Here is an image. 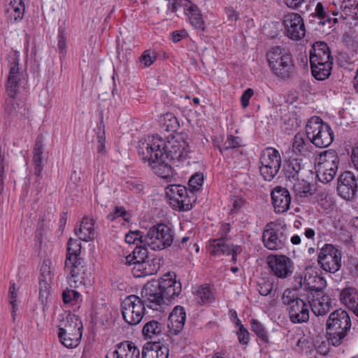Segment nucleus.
Wrapping results in <instances>:
<instances>
[{"instance_id":"nucleus-1","label":"nucleus","mask_w":358,"mask_h":358,"mask_svg":"<svg viewBox=\"0 0 358 358\" xmlns=\"http://www.w3.org/2000/svg\"><path fill=\"white\" fill-rule=\"evenodd\" d=\"M351 329L352 322L348 312L337 309L331 313L325 325L328 344L334 347L348 345L353 339Z\"/></svg>"},{"instance_id":"nucleus-2","label":"nucleus","mask_w":358,"mask_h":358,"mask_svg":"<svg viewBox=\"0 0 358 358\" xmlns=\"http://www.w3.org/2000/svg\"><path fill=\"white\" fill-rule=\"evenodd\" d=\"M187 137L186 134H177L171 139L165 141L158 136H153L152 138L148 137L145 141L141 142H147L154 150H160L164 153V157L171 160L182 161L185 159L189 152V146L187 141Z\"/></svg>"},{"instance_id":"nucleus-3","label":"nucleus","mask_w":358,"mask_h":358,"mask_svg":"<svg viewBox=\"0 0 358 358\" xmlns=\"http://www.w3.org/2000/svg\"><path fill=\"white\" fill-rule=\"evenodd\" d=\"M313 76L318 80L329 77L332 70L333 57L328 45L322 41L315 42L309 52Z\"/></svg>"},{"instance_id":"nucleus-4","label":"nucleus","mask_w":358,"mask_h":358,"mask_svg":"<svg viewBox=\"0 0 358 358\" xmlns=\"http://www.w3.org/2000/svg\"><path fill=\"white\" fill-rule=\"evenodd\" d=\"M266 59L271 72L278 78L287 80L294 75V57L285 48L280 46L271 48L266 53Z\"/></svg>"},{"instance_id":"nucleus-5","label":"nucleus","mask_w":358,"mask_h":358,"mask_svg":"<svg viewBox=\"0 0 358 358\" xmlns=\"http://www.w3.org/2000/svg\"><path fill=\"white\" fill-rule=\"evenodd\" d=\"M81 243L77 239L70 238L68 242L66 257L64 265L66 273H69L71 287L85 284V268L83 260L80 257Z\"/></svg>"},{"instance_id":"nucleus-6","label":"nucleus","mask_w":358,"mask_h":358,"mask_svg":"<svg viewBox=\"0 0 358 358\" xmlns=\"http://www.w3.org/2000/svg\"><path fill=\"white\" fill-rule=\"evenodd\" d=\"M138 155L144 163L154 170L155 173L163 178H167L172 173V168L166 162L164 153L160 150H154L147 142L138 141L137 146Z\"/></svg>"},{"instance_id":"nucleus-7","label":"nucleus","mask_w":358,"mask_h":358,"mask_svg":"<svg viewBox=\"0 0 358 358\" xmlns=\"http://www.w3.org/2000/svg\"><path fill=\"white\" fill-rule=\"evenodd\" d=\"M281 300L292 323L299 324L308 321L310 317L309 305L299 297L296 290L285 289Z\"/></svg>"},{"instance_id":"nucleus-8","label":"nucleus","mask_w":358,"mask_h":358,"mask_svg":"<svg viewBox=\"0 0 358 358\" xmlns=\"http://www.w3.org/2000/svg\"><path fill=\"white\" fill-rule=\"evenodd\" d=\"M306 134L314 145L321 148L330 145L334 139L330 126L317 116H313L308 120L306 126Z\"/></svg>"},{"instance_id":"nucleus-9","label":"nucleus","mask_w":358,"mask_h":358,"mask_svg":"<svg viewBox=\"0 0 358 358\" xmlns=\"http://www.w3.org/2000/svg\"><path fill=\"white\" fill-rule=\"evenodd\" d=\"M143 240L144 245H148L151 250H162L173 243V232L168 225L159 223L152 226Z\"/></svg>"},{"instance_id":"nucleus-10","label":"nucleus","mask_w":358,"mask_h":358,"mask_svg":"<svg viewBox=\"0 0 358 358\" xmlns=\"http://www.w3.org/2000/svg\"><path fill=\"white\" fill-rule=\"evenodd\" d=\"M281 157L278 150L272 147L265 148L259 157V172L266 181H271L279 172Z\"/></svg>"},{"instance_id":"nucleus-11","label":"nucleus","mask_w":358,"mask_h":358,"mask_svg":"<svg viewBox=\"0 0 358 358\" xmlns=\"http://www.w3.org/2000/svg\"><path fill=\"white\" fill-rule=\"evenodd\" d=\"M145 305L141 299L136 295L127 296L121 303L123 319L129 325L139 324L145 315Z\"/></svg>"},{"instance_id":"nucleus-12","label":"nucleus","mask_w":358,"mask_h":358,"mask_svg":"<svg viewBox=\"0 0 358 358\" xmlns=\"http://www.w3.org/2000/svg\"><path fill=\"white\" fill-rule=\"evenodd\" d=\"M166 194L169 199L170 205L173 209L180 211H187L192 209L194 195L185 186L171 185L166 188Z\"/></svg>"},{"instance_id":"nucleus-13","label":"nucleus","mask_w":358,"mask_h":358,"mask_svg":"<svg viewBox=\"0 0 358 358\" xmlns=\"http://www.w3.org/2000/svg\"><path fill=\"white\" fill-rule=\"evenodd\" d=\"M285 231V227L280 224L268 223L262 234L264 246L271 250L282 249L288 240Z\"/></svg>"},{"instance_id":"nucleus-14","label":"nucleus","mask_w":358,"mask_h":358,"mask_svg":"<svg viewBox=\"0 0 358 358\" xmlns=\"http://www.w3.org/2000/svg\"><path fill=\"white\" fill-rule=\"evenodd\" d=\"M318 164L317 176L323 183L331 182L335 177L339 158L334 150H326L321 155Z\"/></svg>"},{"instance_id":"nucleus-15","label":"nucleus","mask_w":358,"mask_h":358,"mask_svg":"<svg viewBox=\"0 0 358 358\" xmlns=\"http://www.w3.org/2000/svg\"><path fill=\"white\" fill-rule=\"evenodd\" d=\"M337 194L347 201H352L358 192V177L351 171L343 172L337 178Z\"/></svg>"},{"instance_id":"nucleus-16","label":"nucleus","mask_w":358,"mask_h":358,"mask_svg":"<svg viewBox=\"0 0 358 358\" xmlns=\"http://www.w3.org/2000/svg\"><path fill=\"white\" fill-rule=\"evenodd\" d=\"M341 253L331 244H325L318 254L317 262L325 271L335 273L341 267Z\"/></svg>"},{"instance_id":"nucleus-17","label":"nucleus","mask_w":358,"mask_h":358,"mask_svg":"<svg viewBox=\"0 0 358 358\" xmlns=\"http://www.w3.org/2000/svg\"><path fill=\"white\" fill-rule=\"evenodd\" d=\"M285 34L292 41H299L305 36L306 29L301 16L296 13H288L283 16Z\"/></svg>"},{"instance_id":"nucleus-18","label":"nucleus","mask_w":358,"mask_h":358,"mask_svg":"<svg viewBox=\"0 0 358 358\" xmlns=\"http://www.w3.org/2000/svg\"><path fill=\"white\" fill-rule=\"evenodd\" d=\"M141 300L149 308L159 310L162 305L165 303L160 286L156 280L148 282L141 290Z\"/></svg>"},{"instance_id":"nucleus-19","label":"nucleus","mask_w":358,"mask_h":358,"mask_svg":"<svg viewBox=\"0 0 358 358\" xmlns=\"http://www.w3.org/2000/svg\"><path fill=\"white\" fill-rule=\"evenodd\" d=\"M267 263L273 274L278 278H286L293 272L292 262L285 255H270Z\"/></svg>"},{"instance_id":"nucleus-20","label":"nucleus","mask_w":358,"mask_h":358,"mask_svg":"<svg viewBox=\"0 0 358 358\" xmlns=\"http://www.w3.org/2000/svg\"><path fill=\"white\" fill-rule=\"evenodd\" d=\"M19 53L15 52L9 55V75L6 85V92L8 95L14 99L18 91V83L20 80V73L19 71Z\"/></svg>"},{"instance_id":"nucleus-21","label":"nucleus","mask_w":358,"mask_h":358,"mask_svg":"<svg viewBox=\"0 0 358 358\" xmlns=\"http://www.w3.org/2000/svg\"><path fill=\"white\" fill-rule=\"evenodd\" d=\"M157 282L159 287L160 286L162 294L165 303L166 300H172L181 293V283L176 281V274L174 273L165 274L160 280H157Z\"/></svg>"},{"instance_id":"nucleus-22","label":"nucleus","mask_w":358,"mask_h":358,"mask_svg":"<svg viewBox=\"0 0 358 358\" xmlns=\"http://www.w3.org/2000/svg\"><path fill=\"white\" fill-rule=\"evenodd\" d=\"M301 285L306 291L313 293V294L321 295L327 287V282L317 272L311 271L305 273Z\"/></svg>"},{"instance_id":"nucleus-23","label":"nucleus","mask_w":358,"mask_h":358,"mask_svg":"<svg viewBox=\"0 0 358 358\" xmlns=\"http://www.w3.org/2000/svg\"><path fill=\"white\" fill-rule=\"evenodd\" d=\"M271 200L275 212L282 213L289 208L291 196L287 189L277 186L271 192Z\"/></svg>"},{"instance_id":"nucleus-24","label":"nucleus","mask_w":358,"mask_h":358,"mask_svg":"<svg viewBox=\"0 0 358 358\" xmlns=\"http://www.w3.org/2000/svg\"><path fill=\"white\" fill-rule=\"evenodd\" d=\"M134 266L131 271L134 277L141 278L157 273L160 268V259L158 258H148L141 262H134Z\"/></svg>"},{"instance_id":"nucleus-25","label":"nucleus","mask_w":358,"mask_h":358,"mask_svg":"<svg viewBox=\"0 0 358 358\" xmlns=\"http://www.w3.org/2000/svg\"><path fill=\"white\" fill-rule=\"evenodd\" d=\"M180 1H185V13L188 17L190 24L198 31H205V22L199 7L189 0Z\"/></svg>"},{"instance_id":"nucleus-26","label":"nucleus","mask_w":358,"mask_h":358,"mask_svg":"<svg viewBox=\"0 0 358 358\" xmlns=\"http://www.w3.org/2000/svg\"><path fill=\"white\" fill-rule=\"evenodd\" d=\"M140 350L132 342L125 341L117 345V349L108 352L106 358H139Z\"/></svg>"},{"instance_id":"nucleus-27","label":"nucleus","mask_w":358,"mask_h":358,"mask_svg":"<svg viewBox=\"0 0 358 358\" xmlns=\"http://www.w3.org/2000/svg\"><path fill=\"white\" fill-rule=\"evenodd\" d=\"M186 320V313L182 306H176L173 308L169 317L168 327L172 334L177 335L184 327Z\"/></svg>"},{"instance_id":"nucleus-28","label":"nucleus","mask_w":358,"mask_h":358,"mask_svg":"<svg viewBox=\"0 0 358 358\" xmlns=\"http://www.w3.org/2000/svg\"><path fill=\"white\" fill-rule=\"evenodd\" d=\"M58 333H73L83 334V323L76 315L69 314L60 321Z\"/></svg>"},{"instance_id":"nucleus-29","label":"nucleus","mask_w":358,"mask_h":358,"mask_svg":"<svg viewBox=\"0 0 358 358\" xmlns=\"http://www.w3.org/2000/svg\"><path fill=\"white\" fill-rule=\"evenodd\" d=\"M4 11L6 17L11 22L21 20L24 13L22 0H6Z\"/></svg>"},{"instance_id":"nucleus-30","label":"nucleus","mask_w":358,"mask_h":358,"mask_svg":"<svg viewBox=\"0 0 358 358\" xmlns=\"http://www.w3.org/2000/svg\"><path fill=\"white\" fill-rule=\"evenodd\" d=\"M309 306L313 313L319 316L327 314L330 310L331 304L329 296L323 292L321 295L313 294Z\"/></svg>"},{"instance_id":"nucleus-31","label":"nucleus","mask_w":358,"mask_h":358,"mask_svg":"<svg viewBox=\"0 0 358 358\" xmlns=\"http://www.w3.org/2000/svg\"><path fill=\"white\" fill-rule=\"evenodd\" d=\"M95 222L94 218L88 216L84 217L80 227L75 229L76 234L84 241L93 240L95 237Z\"/></svg>"},{"instance_id":"nucleus-32","label":"nucleus","mask_w":358,"mask_h":358,"mask_svg":"<svg viewBox=\"0 0 358 358\" xmlns=\"http://www.w3.org/2000/svg\"><path fill=\"white\" fill-rule=\"evenodd\" d=\"M305 172L306 169L301 159H291L285 166V174L290 181H296L303 177Z\"/></svg>"},{"instance_id":"nucleus-33","label":"nucleus","mask_w":358,"mask_h":358,"mask_svg":"<svg viewBox=\"0 0 358 358\" xmlns=\"http://www.w3.org/2000/svg\"><path fill=\"white\" fill-rule=\"evenodd\" d=\"M311 142L307 138L306 134L297 133L293 139L292 151L296 155L306 156L313 149Z\"/></svg>"},{"instance_id":"nucleus-34","label":"nucleus","mask_w":358,"mask_h":358,"mask_svg":"<svg viewBox=\"0 0 358 358\" xmlns=\"http://www.w3.org/2000/svg\"><path fill=\"white\" fill-rule=\"evenodd\" d=\"M169 350L159 343H146L142 351L143 358H168Z\"/></svg>"},{"instance_id":"nucleus-35","label":"nucleus","mask_w":358,"mask_h":358,"mask_svg":"<svg viewBox=\"0 0 358 358\" xmlns=\"http://www.w3.org/2000/svg\"><path fill=\"white\" fill-rule=\"evenodd\" d=\"M50 261L45 260L41 268V278L39 279V294L41 298H48L49 284L48 283V278L50 280L52 278V274L50 271Z\"/></svg>"},{"instance_id":"nucleus-36","label":"nucleus","mask_w":358,"mask_h":358,"mask_svg":"<svg viewBox=\"0 0 358 358\" xmlns=\"http://www.w3.org/2000/svg\"><path fill=\"white\" fill-rule=\"evenodd\" d=\"M208 250L210 255L221 256V255H230L232 250V245L227 243L225 238H220L214 239L210 241L208 246Z\"/></svg>"},{"instance_id":"nucleus-37","label":"nucleus","mask_w":358,"mask_h":358,"mask_svg":"<svg viewBox=\"0 0 358 358\" xmlns=\"http://www.w3.org/2000/svg\"><path fill=\"white\" fill-rule=\"evenodd\" d=\"M340 300L342 303L352 309L358 303V289L352 287L343 289L340 294Z\"/></svg>"},{"instance_id":"nucleus-38","label":"nucleus","mask_w":358,"mask_h":358,"mask_svg":"<svg viewBox=\"0 0 358 358\" xmlns=\"http://www.w3.org/2000/svg\"><path fill=\"white\" fill-rule=\"evenodd\" d=\"M319 20V24L323 26L328 25L331 27V16L330 11L326 8L322 2H318L316 5L315 13L312 14Z\"/></svg>"},{"instance_id":"nucleus-39","label":"nucleus","mask_w":358,"mask_h":358,"mask_svg":"<svg viewBox=\"0 0 358 358\" xmlns=\"http://www.w3.org/2000/svg\"><path fill=\"white\" fill-rule=\"evenodd\" d=\"M58 337L64 346L67 348H73L78 345L82 336L73 333H58Z\"/></svg>"},{"instance_id":"nucleus-40","label":"nucleus","mask_w":358,"mask_h":358,"mask_svg":"<svg viewBox=\"0 0 358 358\" xmlns=\"http://www.w3.org/2000/svg\"><path fill=\"white\" fill-rule=\"evenodd\" d=\"M162 330V324L159 323L157 320H152L145 323L143 328L142 332L145 338H152L155 336L160 334Z\"/></svg>"},{"instance_id":"nucleus-41","label":"nucleus","mask_w":358,"mask_h":358,"mask_svg":"<svg viewBox=\"0 0 358 358\" xmlns=\"http://www.w3.org/2000/svg\"><path fill=\"white\" fill-rule=\"evenodd\" d=\"M194 294L197 302L200 304L210 303L214 299L213 293L207 285L200 286Z\"/></svg>"},{"instance_id":"nucleus-42","label":"nucleus","mask_w":358,"mask_h":358,"mask_svg":"<svg viewBox=\"0 0 358 358\" xmlns=\"http://www.w3.org/2000/svg\"><path fill=\"white\" fill-rule=\"evenodd\" d=\"M161 123L164 129L168 132H176L180 127L178 118L171 113L164 115Z\"/></svg>"},{"instance_id":"nucleus-43","label":"nucleus","mask_w":358,"mask_h":358,"mask_svg":"<svg viewBox=\"0 0 358 358\" xmlns=\"http://www.w3.org/2000/svg\"><path fill=\"white\" fill-rule=\"evenodd\" d=\"M250 324L251 330L256 336L264 343H268L269 342V336L264 326L256 319H252L250 320Z\"/></svg>"},{"instance_id":"nucleus-44","label":"nucleus","mask_w":358,"mask_h":358,"mask_svg":"<svg viewBox=\"0 0 358 358\" xmlns=\"http://www.w3.org/2000/svg\"><path fill=\"white\" fill-rule=\"evenodd\" d=\"M294 190L301 196H308L314 194V190L309 182L306 181L303 177L299 180L294 181Z\"/></svg>"},{"instance_id":"nucleus-45","label":"nucleus","mask_w":358,"mask_h":358,"mask_svg":"<svg viewBox=\"0 0 358 358\" xmlns=\"http://www.w3.org/2000/svg\"><path fill=\"white\" fill-rule=\"evenodd\" d=\"M274 280L273 278L264 277L259 279L257 284V290L262 296L270 294L273 288Z\"/></svg>"},{"instance_id":"nucleus-46","label":"nucleus","mask_w":358,"mask_h":358,"mask_svg":"<svg viewBox=\"0 0 358 358\" xmlns=\"http://www.w3.org/2000/svg\"><path fill=\"white\" fill-rule=\"evenodd\" d=\"M44 152V145L43 142V137L38 136L35 142L33 150V162L36 163H42L43 154Z\"/></svg>"},{"instance_id":"nucleus-47","label":"nucleus","mask_w":358,"mask_h":358,"mask_svg":"<svg viewBox=\"0 0 358 358\" xmlns=\"http://www.w3.org/2000/svg\"><path fill=\"white\" fill-rule=\"evenodd\" d=\"M125 187L134 194H141L143 192L144 184L138 178H130L126 180Z\"/></svg>"},{"instance_id":"nucleus-48","label":"nucleus","mask_w":358,"mask_h":358,"mask_svg":"<svg viewBox=\"0 0 358 358\" xmlns=\"http://www.w3.org/2000/svg\"><path fill=\"white\" fill-rule=\"evenodd\" d=\"M148 245H144L143 243H141V245H136L133 250L135 262H141L145 259H148L150 257L148 250Z\"/></svg>"},{"instance_id":"nucleus-49","label":"nucleus","mask_w":358,"mask_h":358,"mask_svg":"<svg viewBox=\"0 0 358 358\" xmlns=\"http://www.w3.org/2000/svg\"><path fill=\"white\" fill-rule=\"evenodd\" d=\"M203 182V176L201 173H196L189 178L188 185L189 191L194 193L197 191L202 186Z\"/></svg>"},{"instance_id":"nucleus-50","label":"nucleus","mask_w":358,"mask_h":358,"mask_svg":"<svg viewBox=\"0 0 358 358\" xmlns=\"http://www.w3.org/2000/svg\"><path fill=\"white\" fill-rule=\"evenodd\" d=\"M29 109L27 107H26L23 103L20 105V103H14V101H12L10 108V115H20V116L26 118L29 117Z\"/></svg>"},{"instance_id":"nucleus-51","label":"nucleus","mask_w":358,"mask_h":358,"mask_svg":"<svg viewBox=\"0 0 358 358\" xmlns=\"http://www.w3.org/2000/svg\"><path fill=\"white\" fill-rule=\"evenodd\" d=\"M156 58V53L150 50H148L143 52L139 60L140 62L143 64V67H148L154 63Z\"/></svg>"},{"instance_id":"nucleus-52","label":"nucleus","mask_w":358,"mask_h":358,"mask_svg":"<svg viewBox=\"0 0 358 358\" xmlns=\"http://www.w3.org/2000/svg\"><path fill=\"white\" fill-rule=\"evenodd\" d=\"M80 298V294L78 292L66 289L62 293V299L64 303H69L71 302H77Z\"/></svg>"},{"instance_id":"nucleus-53","label":"nucleus","mask_w":358,"mask_h":358,"mask_svg":"<svg viewBox=\"0 0 358 358\" xmlns=\"http://www.w3.org/2000/svg\"><path fill=\"white\" fill-rule=\"evenodd\" d=\"M144 237L145 235H143L141 231H130L125 235V241L129 244H135L136 241L143 243L142 241H143Z\"/></svg>"},{"instance_id":"nucleus-54","label":"nucleus","mask_w":358,"mask_h":358,"mask_svg":"<svg viewBox=\"0 0 358 358\" xmlns=\"http://www.w3.org/2000/svg\"><path fill=\"white\" fill-rule=\"evenodd\" d=\"M241 145V139L238 136L228 135L223 144V150H229L238 148Z\"/></svg>"},{"instance_id":"nucleus-55","label":"nucleus","mask_w":358,"mask_h":358,"mask_svg":"<svg viewBox=\"0 0 358 358\" xmlns=\"http://www.w3.org/2000/svg\"><path fill=\"white\" fill-rule=\"evenodd\" d=\"M59 31L57 49L60 57H64L66 52V36L64 30L59 29Z\"/></svg>"},{"instance_id":"nucleus-56","label":"nucleus","mask_w":358,"mask_h":358,"mask_svg":"<svg viewBox=\"0 0 358 358\" xmlns=\"http://www.w3.org/2000/svg\"><path fill=\"white\" fill-rule=\"evenodd\" d=\"M9 294H10V303L12 305L11 315H12L13 320L14 321L15 320L16 311L17 309V301H16L17 293L15 292V283H13L10 285V287L9 288Z\"/></svg>"},{"instance_id":"nucleus-57","label":"nucleus","mask_w":358,"mask_h":358,"mask_svg":"<svg viewBox=\"0 0 358 358\" xmlns=\"http://www.w3.org/2000/svg\"><path fill=\"white\" fill-rule=\"evenodd\" d=\"M237 336L239 343L241 345H246L250 341V334L244 326H241L237 331Z\"/></svg>"},{"instance_id":"nucleus-58","label":"nucleus","mask_w":358,"mask_h":358,"mask_svg":"<svg viewBox=\"0 0 358 358\" xmlns=\"http://www.w3.org/2000/svg\"><path fill=\"white\" fill-rule=\"evenodd\" d=\"M128 215L129 213L124 209V208L116 206L114 212L108 215V218L110 220L113 221L119 217H122L125 220H127Z\"/></svg>"},{"instance_id":"nucleus-59","label":"nucleus","mask_w":358,"mask_h":358,"mask_svg":"<svg viewBox=\"0 0 358 358\" xmlns=\"http://www.w3.org/2000/svg\"><path fill=\"white\" fill-rule=\"evenodd\" d=\"M254 95V90L252 88L247 89L241 97L243 108H247L250 104V99Z\"/></svg>"},{"instance_id":"nucleus-60","label":"nucleus","mask_w":358,"mask_h":358,"mask_svg":"<svg viewBox=\"0 0 358 358\" xmlns=\"http://www.w3.org/2000/svg\"><path fill=\"white\" fill-rule=\"evenodd\" d=\"M350 159L352 168L358 172V146L352 148Z\"/></svg>"},{"instance_id":"nucleus-61","label":"nucleus","mask_w":358,"mask_h":358,"mask_svg":"<svg viewBox=\"0 0 358 358\" xmlns=\"http://www.w3.org/2000/svg\"><path fill=\"white\" fill-rule=\"evenodd\" d=\"M168 1L167 10L168 11H171L173 13H176L177 11L178 6H184V4H185V1H181L180 0H173V1H171L170 0Z\"/></svg>"},{"instance_id":"nucleus-62","label":"nucleus","mask_w":358,"mask_h":358,"mask_svg":"<svg viewBox=\"0 0 358 358\" xmlns=\"http://www.w3.org/2000/svg\"><path fill=\"white\" fill-rule=\"evenodd\" d=\"M225 12L229 20L236 22L238 20V13L232 7L226 8Z\"/></svg>"},{"instance_id":"nucleus-63","label":"nucleus","mask_w":358,"mask_h":358,"mask_svg":"<svg viewBox=\"0 0 358 358\" xmlns=\"http://www.w3.org/2000/svg\"><path fill=\"white\" fill-rule=\"evenodd\" d=\"M105 136L104 133H102L101 135L97 136V151L98 152L101 153L103 152L105 150Z\"/></svg>"},{"instance_id":"nucleus-64","label":"nucleus","mask_w":358,"mask_h":358,"mask_svg":"<svg viewBox=\"0 0 358 358\" xmlns=\"http://www.w3.org/2000/svg\"><path fill=\"white\" fill-rule=\"evenodd\" d=\"M285 3L290 8H298L305 0H284Z\"/></svg>"}]
</instances>
